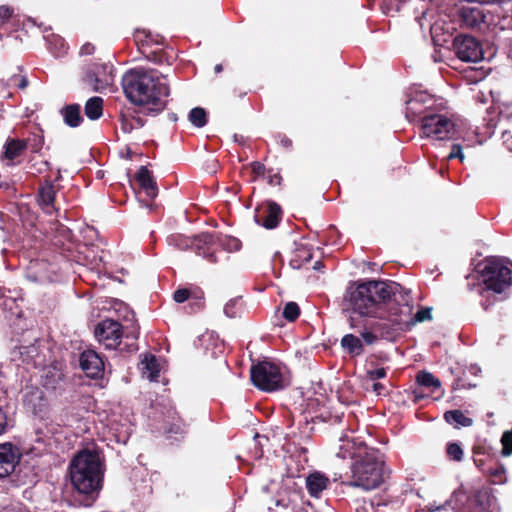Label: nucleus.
<instances>
[{
    "label": "nucleus",
    "mask_w": 512,
    "mask_h": 512,
    "mask_svg": "<svg viewBox=\"0 0 512 512\" xmlns=\"http://www.w3.org/2000/svg\"><path fill=\"white\" fill-rule=\"evenodd\" d=\"M336 456L341 459H351V479L345 483L347 486L370 491L384 482L383 454L367 446L359 437L354 436L352 431L340 437Z\"/></svg>",
    "instance_id": "f257e3e1"
},
{
    "label": "nucleus",
    "mask_w": 512,
    "mask_h": 512,
    "mask_svg": "<svg viewBox=\"0 0 512 512\" xmlns=\"http://www.w3.org/2000/svg\"><path fill=\"white\" fill-rule=\"evenodd\" d=\"M122 87L127 98L151 112H161L166 106L169 87L157 70L134 68L125 73Z\"/></svg>",
    "instance_id": "f03ea898"
},
{
    "label": "nucleus",
    "mask_w": 512,
    "mask_h": 512,
    "mask_svg": "<svg viewBox=\"0 0 512 512\" xmlns=\"http://www.w3.org/2000/svg\"><path fill=\"white\" fill-rule=\"evenodd\" d=\"M480 279L471 289L481 297L480 305L484 310L493 306L512 285V264L499 257L486 258L478 265Z\"/></svg>",
    "instance_id": "7ed1b4c3"
},
{
    "label": "nucleus",
    "mask_w": 512,
    "mask_h": 512,
    "mask_svg": "<svg viewBox=\"0 0 512 512\" xmlns=\"http://www.w3.org/2000/svg\"><path fill=\"white\" fill-rule=\"evenodd\" d=\"M396 282L367 281L351 285L346 300L351 309L362 316H375L380 305L401 290Z\"/></svg>",
    "instance_id": "20e7f679"
},
{
    "label": "nucleus",
    "mask_w": 512,
    "mask_h": 512,
    "mask_svg": "<svg viewBox=\"0 0 512 512\" xmlns=\"http://www.w3.org/2000/svg\"><path fill=\"white\" fill-rule=\"evenodd\" d=\"M103 471L99 454L90 450L80 451L69 466L73 487L85 495H92L101 489Z\"/></svg>",
    "instance_id": "39448f33"
},
{
    "label": "nucleus",
    "mask_w": 512,
    "mask_h": 512,
    "mask_svg": "<svg viewBox=\"0 0 512 512\" xmlns=\"http://www.w3.org/2000/svg\"><path fill=\"white\" fill-rule=\"evenodd\" d=\"M422 137L437 141L455 139L460 136L459 125L446 114H428L421 121Z\"/></svg>",
    "instance_id": "423d86ee"
},
{
    "label": "nucleus",
    "mask_w": 512,
    "mask_h": 512,
    "mask_svg": "<svg viewBox=\"0 0 512 512\" xmlns=\"http://www.w3.org/2000/svg\"><path fill=\"white\" fill-rule=\"evenodd\" d=\"M253 384L266 392H273L284 387V378L278 365L260 362L251 368Z\"/></svg>",
    "instance_id": "0eeeda50"
},
{
    "label": "nucleus",
    "mask_w": 512,
    "mask_h": 512,
    "mask_svg": "<svg viewBox=\"0 0 512 512\" xmlns=\"http://www.w3.org/2000/svg\"><path fill=\"white\" fill-rule=\"evenodd\" d=\"M114 67L109 63H93L85 68L83 81L96 92H102L114 83Z\"/></svg>",
    "instance_id": "6e6552de"
},
{
    "label": "nucleus",
    "mask_w": 512,
    "mask_h": 512,
    "mask_svg": "<svg viewBox=\"0 0 512 512\" xmlns=\"http://www.w3.org/2000/svg\"><path fill=\"white\" fill-rule=\"evenodd\" d=\"M499 6H494L493 10L485 12L479 6L463 5L460 8L459 14L463 24L469 28L479 27L482 23L488 25H498L499 22L495 20L494 14L499 16Z\"/></svg>",
    "instance_id": "1a4fd4ad"
},
{
    "label": "nucleus",
    "mask_w": 512,
    "mask_h": 512,
    "mask_svg": "<svg viewBox=\"0 0 512 512\" xmlns=\"http://www.w3.org/2000/svg\"><path fill=\"white\" fill-rule=\"evenodd\" d=\"M453 48L457 57L465 62H478L484 57L481 44L472 36H457L453 41Z\"/></svg>",
    "instance_id": "9d476101"
},
{
    "label": "nucleus",
    "mask_w": 512,
    "mask_h": 512,
    "mask_svg": "<svg viewBox=\"0 0 512 512\" xmlns=\"http://www.w3.org/2000/svg\"><path fill=\"white\" fill-rule=\"evenodd\" d=\"M95 336L106 349H115L121 343L122 327L117 321L105 319L95 328Z\"/></svg>",
    "instance_id": "9b49d317"
},
{
    "label": "nucleus",
    "mask_w": 512,
    "mask_h": 512,
    "mask_svg": "<svg viewBox=\"0 0 512 512\" xmlns=\"http://www.w3.org/2000/svg\"><path fill=\"white\" fill-rule=\"evenodd\" d=\"M199 239L200 234L193 238L181 234H175L168 238V243L180 250L193 249L198 255L202 256L210 263H216L218 261L216 254L214 252L207 253L206 244L200 242Z\"/></svg>",
    "instance_id": "f8f14e48"
},
{
    "label": "nucleus",
    "mask_w": 512,
    "mask_h": 512,
    "mask_svg": "<svg viewBox=\"0 0 512 512\" xmlns=\"http://www.w3.org/2000/svg\"><path fill=\"white\" fill-rule=\"evenodd\" d=\"M199 240H200V242L206 244L207 253H209V252L215 253V251L213 249L214 246H219L223 250L230 252V253L239 251L242 246L239 239H237L233 236L224 235V234H220V233L204 232V233L200 234Z\"/></svg>",
    "instance_id": "ddd939ff"
},
{
    "label": "nucleus",
    "mask_w": 512,
    "mask_h": 512,
    "mask_svg": "<svg viewBox=\"0 0 512 512\" xmlns=\"http://www.w3.org/2000/svg\"><path fill=\"white\" fill-rule=\"evenodd\" d=\"M494 497L488 487L475 490L467 500L464 512H493Z\"/></svg>",
    "instance_id": "4468645a"
},
{
    "label": "nucleus",
    "mask_w": 512,
    "mask_h": 512,
    "mask_svg": "<svg viewBox=\"0 0 512 512\" xmlns=\"http://www.w3.org/2000/svg\"><path fill=\"white\" fill-rule=\"evenodd\" d=\"M21 453L18 447L11 443L0 444V478L9 476L18 465Z\"/></svg>",
    "instance_id": "2eb2a0df"
},
{
    "label": "nucleus",
    "mask_w": 512,
    "mask_h": 512,
    "mask_svg": "<svg viewBox=\"0 0 512 512\" xmlns=\"http://www.w3.org/2000/svg\"><path fill=\"white\" fill-rule=\"evenodd\" d=\"M432 97L426 92L415 91L406 101V117L409 121L423 114L432 105Z\"/></svg>",
    "instance_id": "dca6fc26"
},
{
    "label": "nucleus",
    "mask_w": 512,
    "mask_h": 512,
    "mask_svg": "<svg viewBox=\"0 0 512 512\" xmlns=\"http://www.w3.org/2000/svg\"><path fill=\"white\" fill-rule=\"evenodd\" d=\"M281 214L280 206L275 202L269 201L257 210L255 221L267 229H273L278 225Z\"/></svg>",
    "instance_id": "f3484780"
},
{
    "label": "nucleus",
    "mask_w": 512,
    "mask_h": 512,
    "mask_svg": "<svg viewBox=\"0 0 512 512\" xmlns=\"http://www.w3.org/2000/svg\"><path fill=\"white\" fill-rule=\"evenodd\" d=\"M23 405L33 414H38L46 407L43 392L35 385H26L22 391Z\"/></svg>",
    "instance_id": "a211bd4d"
},
{
    "label": "nucleus",
    "mask_w": 512,
    "mask_h": 512,
    "mask_svg": "<svg viewBox=\"0 0 512 512\" xmlns=\"http://www.w3.org/2000/svg\"><path fill=\"white\" fill-rule=\"evenodd\" d=\"M80 367L91 378L101 375L104 370L102 358L93 350H86L80 355Z\"/></svg>",
    "instance_id": "6ab92c4d"
},
{
    "label": "nucleus",
    "mask_w": 512,
    "mask_h": 512,
    "mask_svg": "<svg viewBox=\"0 0 512 512\" xmlns=\"http://www.w3.org/2000/svg\"><path fill=\"white\" fill-rule=\"evenodd\" d=\"M135 179L148 198L154 199L157 197L158 188L156 181L146 166H141L139 168L135 175Z\"/></svg>",
    "instance_id": "aec40b11"
},
{
    "label": "nucleus",
    "mask_w": 512,
    "mask_h": 512,
    "mask_svg": "<svg viewBox=\"0 0 512 512\" xmlns=\"http://www.w3.org/2000/svg\"><path fill=\"white\" fill-rule=\"evenodd\" d=\"M56 191L52 181L47 180L38 191V203L43 211L52 214L57 211L54 206Z\"/></svg>",
    "instance_id": "412c9836"
},
{
    "label": "nucleus",
    "mask_w": 512,
    "mask_h": 512,
    "mask_svg": "<svg viewBox=\"0 0 512 512\" xmlns=\"http://www.w3.org/2000/svg\"><path fill=\"white\" fill-rule=\"evenodd\" d=\"M54 245L62 249L67 258L72 256V252L76 248L72 241L71 230L63 225L56 226V235L53 239Z\"/></svg>",
    "instance_id": "4be33fe9"
},
{
    "label": "nucleus",
    "mask_w": 512,
    "mask_h": 512,
    "mask_svg": "<svg viewBox=\"0 0 512 512\" xmlns=\"http://www.w3.org/2000/svg\"><path fill=\"white\" fill-rule=\"evenodd\" d=\"M64 377L62 367L56 363L42 370L41 383L46 389H56Z\"/></svg>",
    "instance_id": "5701e85b"
},
{
    "label": "nucleus",
    "mask_w": 512,
    "mask_h": 512,
    "mask_svg": "<svg viewBox=\"0 0 512 512\" xmlns=\"http://www.w3.org/2000/svg\"><path fill=\"white\" fill-rule=\"evenodd\" d=\"M50 30V28L45 27L43 29L44 33V39L47 42L48 49L55 57H62L67 53L68 45L66 41L59 35L50 33L47 34V32Z\"/></svg>",
    "instance_id": "b1692460"
},
{
    "label": "nucleus",
    "mask_w": 512,
    "mask_h": 512,
    "mask_svg": "<svg viewBox=\"0 0 512 512\" xmlns=\"http://www.w3.org/2000/svg\"><path fill=\"white\" fill-rule=\"evenodd\" d=\"M329 479L319 472L310 474L306 478V487L310 496L318 498L320 494L327 488Z\"/></svg>",
    "instance_id": "393cba45"
},
{
    "label": "nucleus",
    "mask_w": 512,
    "mask_h": 512,
    "mask_svg": "<svg viewBox=\"0 0 512 512\" xmlns=\"http://www.w3.org/2000/svg\"><path fill=\"white\" fill-rule=\"evenodd\" d=\"M30 140L12 139L5 144L3 153L4 160H7V165H13V160L19 157L23 151L28 147Z\"/></svg>",
    "instance_id": "a878e982"
},
{
    "label": "nucleus",
    "mask_w": 512,
    "mask_h": 512,
    "mask_svg": "<svg viewBox=\"0 0 512 512\" xmlns=\"http://www.w3.org/2000/svg\"><path fill=\"white\" fill-rule=\"evenodd\" d=\"M143 377L150 381H157L160 373V365L154 355L147 354L141 361Z\"/></svg>",
    "instance_id": "bb28decb"
},
{
    "label": "nucleus",
    "mask_w": 512,
    "mask_h": 512,
    "mask_svg": "<svg viewBox=\"0 0 512 512\" xmlns=\"http://www.w3.org/2000/svg\"><path fill=\"white\" fill-rule=\"evenodd\" d=\"M63 121L69 127H77L82 122L80 106L78 104H70L61 110Z\"/></svg>",
    "instance_id": "cd10ccee"
},
{
    "label": "nucleus",
    "mask_w": 512,
    "mask_h": 512,
    "mask_svg": "<svg viewBox=\"0 0 512 512\" xmlns=\"http://www.w3.org/2000/svg\"><path fill=\"white\" fill-rule=\"evenodd\" d=\"M342 348L353 356H358L363 353V344L361 340L353 334H346L341 339Z\"/></svg>",
    "instance_id": "c85d7f7f"
},
{
    "label": "nucleus",
    "mask_w": 512,
    "mask_h": 512,
    "mask_svg": "<svg viewBox=\"0 0 512 512\" xmlns=\"http://www.w3.org/2000/svg\"><path fill=\"white\" fill-rule=\"evenodd\" d=\"M444 419L447 423L454 425L456 428L469 427L473 424V420L461 411V410H450L444 414Z\"/></svg>",
    "instance_id": "c756f323"
},
{
    "label": "nucleus",
    "mask_w": 512,
    "mask_h": 512,
    "mask_svg": "<svg viewBox=\"0 0 512 512\" xmlns=\"http://www.w3.org/2000/svg\"><path fill=\"white\" fill-rule=\"evenodd\" d=\"M85 114L91 120H97L103 113V100L101 97H92L85 104Z\"/></svg>",
    "instance_id": "7c9ffc66"
},
{
    "label": "nucleus",
    "mask_w": 512,
    "mask_h": 512,
    "mask_svg": "<svg viewBox=\"0 0 512 512\" xmlns=\"http://www.w3.org/2000/svg\"><path fill=\"white\" fill-rule=\"evenodd\" d=\"M22 358L23 362L29 363L33 362L34 364L40 363L38 361V346L35 343L30 345H20L16 351Z\"/></svg>",
    "instance_id": "2f4dec72"
},
{
    "label": "nucleus",
    "mask_w": 512,
    "mask_h": 512,
    "mask_svg": "<svg viewBox=\"0 0 512 512\" xmlns=\"http://www.w3.org/2000/svg\"><path fill=\"white\" fill-rule=\"evenodd\" d=\"M488 477L492 484L501 485L507 482L506 469L502 464H494L488 470Z\"/></svg>",
    "instance_id": "473e14b6"
},
{
    "label": "nucleus",
    "mask_w": 512,
    "mask_h": 512,
    "mask_svg": "<svg viewBox=\"0 0 512 512\" xmlns=\"http://www.w3.org/2000/svg\"><path fill=\"white\" fill-rule=\"evenodd\" d=\"M416 381L419 385L423 387H432L434 389H440L441 388V382L438 378L434 377L433 374L421 371L416 376Z\"/></svg>",
    "instance_id": "72a5a7b5"
},
{
    "label": "nucleus",
    "mask_w": 512,
    "mask_h": 512,
    "mask_svg": "<svg viewBox=\"0 0 512 512\" xmlns=\"http://www.w3.org/2000/svg\"><path fill=\"white\" fill-rule=\"evenodd\" d=\"M189 121L198 128H202L207 123V114L206 111L201 107L193 108L189 115Z\"/></svg>",
    "instance_id": "f704fd0d"
},
{
    "label": "nucleus",
    "mask_w": 512,
    "mask_h": 512,
    "mask_svg": "<svg viewBox=\"0 0 512 512\" xmlns=\"http://www.w3.org/2000/svg\"><path fill=\"white\" fill-rule=\"evenodd\" d=\"M313 258V253L310 247L300 246L296 249L293 263H297V267H300L302 263H307Z\"/></svg>",
    "instance_id": "c9c22d12"
},
{
    "label": "nucleus",
    "mask_w": 512,
    "mask_h": 512,
    "mask_svg": "<svg viewBox=\"0 0 512 512\" xmlns=\"http://www.w3.org/2000/svg\"><path fill=\"white\" fill-rule=\"evenodd\" d=\"M300 314V308L296 302H288L283 310V316L286 320L293 322Z\"/></svg>",
    "instance_id": "e433bc0d"
},
{
    "label": "nucleus",
    "mask_w": 512,
    "mask_h": 512,
    "mask_svg": "<svg viewBox=\"0 0 512 512\" xmlns=\"http://www.w3.org/2000/svg\"><path fill=\"white\" fill-rule=\"evenodd\" d=\"M168 418L173 421L172 426L169 428L170 433L178 434L184 432V423L179 419L175 410L168 411Z\"/></svg>",
    "instance_id": "4c0bfd02"
},
{
    "label": "nucleus",
    "mask_w": 512,
    "mask_h": 512,
    "mask_svg": "<svg viewBox=\"0 0 512 512\" xmlns=\"http://www.w3.org/2000/svg\"><path fill=\"white\" fill-rule=\"evenodd\" d=\"M448 457L453 461H461L463 458V449L458 443H449L446 448Z\"/></svg>",
    "instance_id": "58836bf2"
},
{
    "label": "nucleus",
    "mask_w": 512,
    "mask_h": 512,
    "mask_svg": "<svg viewBox=\"0 0 512 512\" xmlns=\"http://www.w3.org/2000/svg\"><path fill=\"white\" fill-rule=\"evenodd\" d=\"M351 512H374V507L364 499H355L351 503Z\"/></svg>",
    "instance_id": "ea45409f"
},
{
    "label": "nucleus",
    "mask_w": 512,
    "mask_h": 512,
    "mask_svg": "<svg viewBox=\"0 0 512 512\" xmlns=\"http://www.w3.org/2000/svg\"><path fill=\"white\" fill-rule=\"evenodd\" d=\"M502 455L509 456L512 454V430L506 431L501 437Z\"/></svg>",
    "instance_id": "a19ab883"
},
{
    "label": "nucleus",
    "mask_w": 512,
    "mask_h": 512,
    "mask_svg": "<svg viewBox=\"0 0 512 512\" xmlns=\"http://www.w3.org/2000/svg\"><path fill=\"white\" fill-rule=\"evenodd\" d=\"M386 369L383 367L376 368V369H369L367 370V379L369 381H376L378 379H382L386 376Z\"/></svg>",
    "instance_id": "79ce46f5"
},
{
    "label": "nucleus",
    "mask_w": 512,
    "mask_h": 512,
    "mask_svg": "<svg viewBox=\"0 0 512 512\" xmlns=\"http://www.w3.org/2000/svg\"><path fill=\"white\" fill-rule=\"evenodd\" d=\"M446 159L447 160L459 159L460 162H463L465 159V156L462 151V146L460 144H454Z\"/></svg>",
    "instance_id": "37998d69"
},
{
    "label": "nucleus",
    "mask_w": 512,
    "mask_h": 512,
    "mask_svg": "<svg viewBox=\"0 0 512 512\" xmlns=\"http://www.w3.org/2000/svg\"><path fill=\"white\" fill-rule=\"evenodd\" d=\"M190 292L188 289L180 288L174 292L173 299L177 303H183L188 300Z\"/></svg>",
    "instance_id": "c03bdc74"
},
{
    "label": "nucleus",
    "mask_w": 512,
    "mask_h": 512,
    "mask_svg": "<svg viewBox=\"0 0 512 512\" xmlns=\"http://www.w3.org/2000/svg\"><path fill=\"white\" fill-rule=\"evenodd\" d=\"M12 16V10L7 6H0V27Z\"/></svg>",
    "instance_id": "a18cd8bd"
},
{
    "label": "nucleus",
    "mask_w": 512,
    "mask_h": 512,
    "mask_svg": "<svg viewBox=\"0 0 512 512\" xmlns=\"http://www.w3.org/2000/svg\"><path fill=\"white\" fill-rule=\"evenodd\" d=\"M414 318L418 322L429 320L431 319V310L429 308L421 309L415 314Z\"/></svg>",
    "instance_id": "49530a36"
},
{
    "label": "nucleus",
    "mask_w": 512,
    "mask_h": 512,
    "mask_svg": "<svg viewBox=\"0 0 512 512\" xmlns=\"http://www.w3.org/2000/svg\"><path fill=\"white\" fill-rule=\"evenodd\" d=\"M8 427V419L6 413L0 408V435L3 434Z\"/></svg>",
    "instance_id": "de8ad7c7"
},
{
    "label": "nucleus",
    "mask_w": 512,
    "mask_h": 512,
    "mask_svg": "<svg viewBox=\"0 0 512 512\" xmlns=\"http://www.w3.org/2000/svg\"><path fill=\"white\" fill-rule=\"evenodd\" d=\"M361 337L364 340V342L369 344V345L373 344L376 341V339H377L376 335L374 333L370 332V331L362 332L361 333Z\"/></svg>",
    "instance_id": "09e8293b"
},
{
    "label": "nucleus",
    "mask_w": 512,
    "mask_h": 512,
    "mask_svg": "<svg viewBox=\"0 0 512 512\" xmlns=\"http://www.w3.org/2000/svg\"><path fill=\"white\" fill-rule=\"evenodd\" d=\"M251 168H252V172L256 175V176H261L264 174V171H265V167L262 163L260 162H253L251 164Z\"/></svg>",
    "instance_id": "8fccbe9b"
},
{
    "label": "nucleus",
    "mask_w": 512,
    "mask_h": 512,
    "mask_svg": "<svg viewBox=\"0 0 512 512\" xmlns=\"http://www.w3.org/2000/svg\"><path fill=\"white\" fill-rule=\"evenodd\" d=\"M94 51V46L90 43H85L84 45H82L81 49H80V54L81 55H90L92 54Z\"/></svg>",
    "instance_id": "3c124183"
},
{
    "label": "nucleus",
    "mask_w": 512,
    "mask_h": 512,
    "mask_svg": "<svg viewBox=\"0 0 512 512\" xmlns=\"http://www.w3.org/2000/svg\"><path fill=\"white\" fill-rule=\"evenodd\" d=\"M372 390L377 395H382V394H385V392H386L385 386L383 384H381V383H376V382L373 383Z\"/></svg>",
    "instance_id": "603ef678"
},
{
    "label": "nucleus",
    "mask_w": 512,
    "mask_h": 512,
    "mask_svg": "<svg viewBox=\"0 0 512 512\" xmlns=\"http://www.w3.org/2000/svg\"><path fill=\"white\" fill-rule=\"evenodd\" d=\"M469 3H479V4H492V5H496V6H500L501 4V0H467Z\"/></svg>",
    "instance_id": "864d4df0"
},
{
    "label": "nucleus",
    "mask_w": 512,
    "mask_h": 512,
    "mask_svg": "<svg viewBox=\"0 0 512 512\" xmlns=\"http://www.w3.org/2000/svg\"><path fill=\"white\" fill-rule=\"evenodd\" d=\"M33 141H34V143L31 145V150L33 152H37L42 147V144H43L42 138L34 137Z\"/></svg>",
    "instance_id": "5fc2aeb1"
},
{
    "label": "nucleus",
    "mask_w": 512,
    "mask_h": 512,
    "mask_svg": "<svg viewBox=\"0 0 512 512\" xmlns=\"http://www.w3.org/2000/svg\"><path fill=\"white\" fill-rule=\"evenodd\" d=\"M234 304H235V302H234V301H231V302L227 303V304L225 305V307H224V313H225L228 317H230V318L235 317V313H234V312H232V307L234 306Z\"/></svg>",
    "instance_id": "6e6d98bb"
},
{
    "label": "nucleus",
    "mask_w": 512,
    "mask_h": 512,
    "mask_svg": "<svg viewBox=\"0 0 512 512\" xmlns=\"http://www.w3.org/2000/svg\"><path fill=\"white\" fill-rule=\"evenodd\" d=\"M280 144L285 148H289L292 145V141L284 136L280 139Z\"/></svg>",
    "instance_id": "4d7b16f0"
},
{
    "label": "nucleus",
    "mask_w": 512,
    "mask_h": 512,
    "mask_svg": "<svg viewBox=\"0 0 512 512\" xmlns=\"http://www.w3.org/2000/svg\"><path fill=\"white\" fill-rule=\"evenodd\" d=\"M27 85H28V81H27V79H26V78H24V77H23V78H21V79L19 80V83L17 84V86H18L20 89H24V88H26V87H27Z\"/></svg>",
    "instance_id": "13d9d810"
},
{
    "label": "nucleus",
    "mask_w": 512,
    "mask_h": 512,
    "mask_svg": "<svg viewBox=\"0 0 512 512\" xmlns=\"http://www.w3.org/2000/svg\"><path fill=\"white\" fill-rule=\"evenodd\" d=\"M271 184H280V177L278 175H274L270 179Z\"/></svg>",
    "instance_id": "bf43d9fd"
},
{
    "label": "nucleus",
    "mask_w": 512,
    "mask_h": 512,
    "mask_svg": "<svg viewBox=\"0 0 512 512\" xmlns=\"http://www.w3.org/2000/svg\"><path fill=\"white\" fill-rule=\"evenodd\" d=\"M428 512H434V511H437V510H440L442 509V506H433V505H430L428 506Z\"/></svg>",
    "instance_id": "052dcab7"
},
{
    "label": "nucleus",
    "mask_w": 512,
    "mask_h": 512,
    "mask_svg": "<svg viewBox=\"0 0 512 512\" xmlns=\"http://www.w3.org/2000/svg\"><path fill=\"white\" fill-rule=\"evenodd\" d=\"M321 267H322L321 262H320V261H316V262H315V265H314V267H313V268H314L315 270H320V269H321Z\"/></svg>",
    "instance_id": "680f3d73"
},
{
    "label": "nucleus",
    "mask_w": 512,
    "mask_h": 512,
    "mask_svg": "<svg viewBox=\"0 0 512 512\" xmlns=\"http://www.w3.org/2000/svg\"><path fill=\"white\" fill-rule=\"evenodd\" d=\"M222 69H223V68H222V65H221V64H217V65L215 66V72H216V73L221 72V71H222Z\"/></svg>",
    "instance_id": "e2e57ef3"
},
{
    "label": "nucleus",
    "mask_w": 512,
    "mask_h": 512,
    "mask_svg": "<svg viewBox=\"0 0 512 512\" xmlns=\"http://www.w3.org/2000/svg\"><path fill=\"white\" fill-rule=\"evenodd\" d=\"M467 280H469V283H468L469 289H470L471 291H473L471 288H472L476 283L471 284V282H470V277H467Z\"/></svg>",
    "instance_id": "0e129e2a"
},
{
    "label": "nucleus",
    "mask_w": 512,
    "mask_h": 512,
    "mask_svg": "<svg viewBox=\"0 0 512 512\" xmlns=\"http://www.w3.org/2000/svg\"><path fill=\"white\" fill-rule=\"evenodd\" d=\"M36 441H37V442H44V440H43L41 437H38V436H37V438H36Z\"/></svg>",
    "instance_id": "69168bd1"
},
{
    "label": "nucleus",
    "mask_w": 512,
    "mask_h": 512,
    "mask_svg": "<svg viewBox=\"0 0 512 512\" xmlns=\"http://www.w3.org/2000/svg\"><path fill=\"white\" fill-rule=\"evenodd\" d=\"M416 109H423L422 105H416Z\"/></svg>",
    "instance_id": "338daca9"
},
{
    "label": "nucleus",
    "mask_w": 512,
    "mask_h": 512,
    "mask_svg": "<svg viewBox=\"0 0 512 512\" xmlns=\"http://www.w3.org/2000/svg\"><path fill=\"white\" fill-rule=\"evenodd\" d=\"M60 178H61L60 171H58V176H57L56 180H60Z\"/></svg>",
    "instance_id": "774afa93"
}]
</instances>
